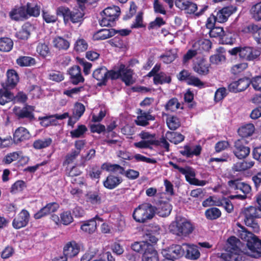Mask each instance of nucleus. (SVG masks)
Returning a JSON list of instances; mask_svg holds the SVG:
<instances>
[{
  "instance_id": "19",
  "label": "nucleus",
  "mask_w": 261,
  "mask_h": 261,
  "mask_svg": "<svg viewBox=\"0 0 261 261\" xmlns=\"http://www.w3.org/2000/svg\"><path fill=\"white\" fill-rule=\"evenodd\" d=\"M14 113L19 118H27L30 120L34 119V107L31 106H27L21 109L19 107H15L13 109Z\"/></svg>"
},
{
  "instance_id": "25",
  "label": "nucleus",
  "mask_w": 261,
  "mask_h": 261,
  "mask_svg": "<svg viewBox=\"0 0 261 261\" xmlns=\"http://www.w3.org/2000/svg\"><path fill=\"white\" fill-rule=\"evenodd\" d=\"M9 16L12 20L16 21L26 19L27 18L26 9L24 7L15 8L10 12Z\"/></svg>"
},
{
  "instance_id": "64",
  "label": "nucleus",
  "mask_w": 261,
  "mask_h": 261,
  "mask_svg": "<svg viewBox=\"0 0 261 261\" xmlns=\"http://www.w3.org/2000/svg\"><path fill=\"white\" fill-rule=\"evenodd\" d=\"M225 57L222 54H216L211 56L210 59V62L212 64H219L225 61Z\"/></svg>"
},
{
  "instance_id": "16",
  "label": "nucleus",
  "mask_w": 261,
  "mask_h": 261,
  "mask_svg": "<svg viewBox=\"0 0 261 261\" xmlns=\"http://www.w3.org/2000/svg\"><path fill=\"white\" fill-rule=\"evenodd\" d=\"M70 75V80L73 85H77L84 82V78L81 73V70L79 66H74L70 68L68 71Z\"/></svg>"
},
{
  "instance_id": "42",
  "label": "nucleus",
  "mask_w": 261,
  "mask_h": 261,
  "mask_svg": "<svg viewBox=\"0 0 261 261\" xmlns=\"http://www.w3.org/2000/svg\"><path fill=\"white\" fill-rule=\"evenodd\" d=\"M120 12V9L119 7L117 6H113L105 9L103 11L102 14L107 16V17H109L110 19H112L115 20V19L119 15Z\"/></svg>"
},
{
  "instance_id": "49",
  "label": "nucleus",
  "mask_w": 261,
  "mask_h": 261,
  "mask_svg": "<svg viewBox=\"0 0 261 261\" xmlns=\"http://www.w3.org/2000/svg\"><path fill=\"white\" fill-rule=\"evenodd\" d=\"M221 214L220 211L216 207L208 208L205 212L206 218L210 220L216 219L220 217Z\"/></svg>"
},
{
  "instance_id": "32",
  "label": "nucleus",
  "mask_w": 261,
  "mask_h": 261,
  "mask_svg": "<svg viewBox=\"0 0 261 261\" xmlns=\"http://www.w3.org/2000/svg\"><path fill=\"white\" fill-rule=\"evenodd\" d=\"M184 245L187 247L186 256L187 258L194 260L199 257L200 253L197 246L187 244Z\"/></svg>"
},
{
  "instance_id": "43",
  "label": "nucleus",
  "mask_w": 261,
  "mask_h": 261,
  "mask_svg": "<svg viewBox=\"0 0 261 261\" xmlns=\"http://www.w3.org/2000/svg\"><path fill=\"white\" fill-rule=\"evenodd\" d=\"M171 80V77L164 72H160L155 74L153 78V82L155 85L169 83Z\"/></svg>"
},
{
  "instance_id": "12",
  "label": "nucleus",
  "mask_w": 261,
  "mask_h": 261,
  "mask_svg": "<svg viewBox=\"0 0 261 261\" xmlns=\"http://www.w3.org/2000/svg\"><path fill=\"white\" fill-rule=\"evenodd\" d=\"M113 70L108 71L104 66L100 67L95 69L93 72V77L99 83V85H105L109 79H112L111 72Z\"/></svg>"
},
{
  "instance_id": "36",
  "label": "nucleus",
  "mask_w": 261,
  "mask_h": 261,
  "mask_svg": "<svg viewBox=\"0 0 261 261\" xmlns=\"http://www.w3.org/2000/svg\"><path fill=\"white\" fill-rule=\"evenodd\" d=\"M7 80L6 85L8 87H14L18 82V75L16 72L13 69L7 71Z\"/></svg>"
},
{
  "instance_id": "46",
  "label": "nucleus",
  "mask_w": 261,
  "mask_h": 261,
  "mask_svg": "<svg viewBox=\"0 0 261 261\" xmlns=\"http://www.w3.org/2000/svg\"><path fill=\"white\" fill-rule=\"evenodd\" d=\"M40 11V7L37 5L31 3L27 4V8L26 9L27 16L29 15L37 17L39 15Z\"/></svg>"
},
{
  "instance_id": "57",
  "label": "nucleus",
  "mask_w": 261,
  "mask_h": 261,
  "mask_svg": "<svg viewBox=\"0 0 261 261\" xmlns=\"http://www.w3.org/2000/svg\"><path fill=\"white\" fill-rule=\"evenodd\" d=\"M26 188L25 183L22 180L16 181L11 187V192L17 193L22 191Z\"/></svg>"
},
{
  "instance_id": "38",
  "label": "nucleus",
  "mask_w": 261,
  "mask_h": 261,
  "mask_svg": "<svg viewBox=\"0 0 261 261\" xmlns=\"http://www.w3.org/2000/svg\"><path fill=\"white\" fill-rule=\"evenodd\" d=\"M177 51L176 49H170L160 56L161 59L166 64L172 62L177 58Z\"/></svg>"
},
{
  "instance_id": "45",
  "label": "nucleus",
  "mask_w": 261,
  "mask_h": 261,
  "mask_svg": "<svg viewBox=\"0 0 261 261\" xmlns=\"http://www.w3.org/2000/svg\"><path fill=\"white\" fill-rule=\"evenodd\" d=\"M254 165V162L249 161L245 162L243 161L241 162H238L235 164L233 166V170L235 171H240L245 170L247 169L251 168Z\"/></svg>"
},
{
  "instance_id": "47",
  "label": "nucleus",
  "mask_w": 261,
  "mask_h": 261,
  "mask_svg": "<svg viewBox=\"0 0 261 261\" xmlns=\"http://www.w3.org/2000/svg\"><path fill=\"white\" fill-rule=\"evenodd\" d=\"M88 47L86 40L82 38H79L75 42L74 49L77 52H83L86 51Z\"/></svg>"
},
{
  "instance_id": "7",
  "label": "nucleus",
  "mask_w": 261,
  "mask_h": 261,
  "mask_svg": "<svg viewBox=\"0 0 261 261\" xmlns=\"http://www.w3.org/2000/svg\"><path fill=\"white\" fill-rule=\"evenodd\" d=\"M57 15L62 16L65 23L70 20L73 23H77L83 20V13L78 10L71 11L68 8L61 6L56 10Z\"/></svg>"
},
{
  "instance_id": "13",
  "label": "nucleus",
  "mask_w": 261,
  "mask_h": 261,
  "mask_svg": "<svg viewBox=\"0 0 261 261\" xmlns=\"http://www.w3.org/2000/svg\"><path fill=\"white\" fill-rule=\"evenodd\" d=\"M30 214L25 210H22L14 219L12 225L15 229H20L25 227L29 223Z\"/></svg>"
},
{
  "instance_id": "50",
  "label": "nucleus",
  "mask_w": 261,
  "mask_h": 261,
  "mask_svg": "<svg viewBox=\"0 0 261 261\" xmlns=\"http://www.w3.org/2000/svg\"><path fill=\"white\" fill-rule=\"evenodd\" d=\"M52 140L50 138L39 139L34 142L33 146L36 149H40L49 146Z\"/></svg>"
},
{
  "instance_id": "31",
  "label": "nucleus",
  "mask_w": 261,
  "mask_h": 261,
  "mask_svg": "<svg viewBox=\"0 0 261 261\" xmlns=\"http://www.w3.org/2000/svg\"><path fill=\"white\" fill-rule=\"evenodd\" d=\"M142 259V261H159V255L152 246H150L144 252Z\"/></svg>"
},
{
  "instance_id": "21",
  "label": "nucleus",
  "mask_w": 261,
  "mask_h": 261,
  "mask_svg": "<svg viewBox=\"0 0 261 261\" xmlns=\"http://www.w3.org/2000/svg\"><path fill=\"white\" fill-rule=\"evenodd\" d=\"M123 180L121 177L113 174L109 175L106 179L103 180V186L109 190H112L118 187Z\"/></svg>"
},
{
  "instance_id": "24",
  "label": "nucleus",
  "mask_w": 261,
  "mask_h": 261,
  "mask_svg": "<svg viewBox=\"0 0 261 261\" xmlns=\"http://www.w3.org/2000/svg\"><path fill=\"white\" fill-rule=\"evenodd\" d=\"M228 185L233 190H240L244 194H248L251 190V187L249 185L241 182L239 180H233L228 181Z\"/></svg>"
},
{
  "instance_id": "55",
  "label": "nucleus",
  "mask_w": 261,
  "mask_h": 261,
  "mask_svg": "<svg viewBox=\"0 0 261 261\" xmlns=\"http://www.w3.org/2000/svg\"><path fill=\"white\" fill-rule=\"evenodd\" d=\"M248 66V63L246 62L240 63L232 66L231 72L234 75L238 74L247 69Z\"/></svg>"
},
{
  "instance_id": "33",
  "label": "nucleus",
  "mask_w": 261,
  "mask_h": 261,
  "mask_svg": "<svg viewBox=\"0 0 261 261\" xmlns=\"http://www.w3.org/2000/svg\"><path fill=\"white\" fill-rule=\"evenodd\" d=\"M195 72L199 74H207L209 71V64L205 60L202 59L195 65L193 67Z\"/></svg>"
},
{
  "instance_id": "3",
  "label": "nucleus",
  "mask_w": 261,
  "mask_h": 261,
  "mask_svg": "<svg viewBox=\"0 0 261 261\" xmlns=\"http://www.w3.org/2000/svg\"><path fill=\"white\" fill-rule=\"evenodd\" d=\"M193 226L192 223L185 218L177 219L169 226L170 231L179 237H185L192 232Z\"/></svg>"
},
{
  "instance_id": "60",
  "label": "nucleus",
  "mask_w": 261,
  "mask_h": 261,
  "mask_svg": "<svg viewBox=\"0 0 261 261\" xmlns=\"http://www.w3.org/2000/svg\"><path fill=\"white\" fill-rule=\"evenodd\" d=\"M187 84L199 88H203L204 87L205 85V84L201 81L199 78L193 75H191V76L188 79Z\"/></svg>"
},
{
  "instance_id": "63",
  "label": "nucleus",
  "mask_w": 261,
  "mask_h": 261,
  "mask_svg": "<svg viewBox=\"0 0 261 261\" xmlns=\"http://www.w3.org/2000/svg\"><path fill=\"white\" fill-rule=\"evenodd\" d=\"M227 95V90L225 88L222 87L217 89L215 93V101H220L223 99Z\"/></svg>"
},
{
  "instance_id": "11",
  "label": "nucleus",
  "mask_w": 261,
  "mask_h": 261,
  "mask_svg": "<svg viewBox=\"0 0 261 261\" xmlns=\"http://www.w3.org/2000/svg\"><path fill=\"white\" fill-rule=\"evenodd\" d=\"M180 173L185 175L186 180L191 185L204 186L208 182L204 180H199L195 178V172L191 168L187 167L180 170Z\"/></svg>"
},
{
  "instance_id": "18",
  "label": "nucleus",
  "mask_w": 261,
  "mask_h": 261,
  "mask_svg": "<svg viewBox=\"0 0 261 261\" xmlns=\"http://www.w3.org/2000/svg\"><path fill=\"white\" fill-rule=\"evenodd\" d=\"M31 137L29 132L23 127H19L13 133V141L16 144L24 142Z\"/></svg>"
},
{
  "instance_id": "59",
  "label": "nucleus",
  "mask_w": 261,
  "mask_h": 261,
  "mask_svg": "<svg viewBox=\"0 0 261 261\" xmlns=\"http://www.w3.org/2000/svg\"><path fill=\"white\" fill-rule=\"evenodd\" d=\"M61 222L64 225H68L73 220V217L70 211H65L60 214Z\"/></svg>"
},
{
  "instance_id": "58",
  "label": "nucleus",
  "mask_w": 261,
  "mask_h": 261,
  "mask_svg": "<svg viewBox=\"0 0 261 261\" xmlns=\"http://www.w3.org/2000/svg\"><path fill=\"white\" fill-rule=\"evenodd\" d=\"M50 121L51 125H56L57 124V120H62L69 117V113L67 112L64 113L62 114H55L48 116Z\"/></svg>"
},
{
  "instance_id": "14",
  "label": "nucleus",
  "mask_w": 261,
  "mask_h": 261,
  "mask_svg": "<svg viewBox=\"0 0 261 261\" xmlns=\"http://www.w3.org/2000/svg\"><path fill=\"white\" fill-rule=\"evenodd\" d=\"M237 10L236 6H229L224 7L216 12L215 16L217 22L223 23L227 21L228 18Z\"/></svg>"
},
{
  "instance_id": "61",
  "label": "nucleus",
  "mask_w": 261,
  "mask_h": 261,
  "mask_svg": "<svg viewBox=\"0 0 261 261\" xmlns=\"http://www.w3.org/2000/svg\"><path fill=\"white\" fill-rule=\"evenodd\" d=\"M224 34L223 29L221 27H213L209 31V35L211 37H221Z\"/></svg>"
},
{
  "instance_id": "20",
  "label": "nucleus",
  "mask_w": 261,
  "mask_h": 261,
  "mask_svg": "<svg viewBox=\"0 0 261 261\" xmlns=\"http://www.w3.org/2000/svg\"><path fill=\"white\" fill-rule=\"evenodd\" d=\"M101 222H102V219L96 216L82 225L81 228L85 232L92 233L96 230L97 225Z\"/></svg>"
},
{
  "instance_id": "1",
  "label": "nucleus",
  "mask_w": 261,
  "mask_h": 261,
  "mask_svg": "<svg viewBox=\"0 0 261 261\" xmlns=\"http://www.w3.org/2000/svg\"><path fill=\"white\" fill-rule=\"evenodd\" d=\"M238 236L246 242V247L243 252L251 257L258 258L261 256V240L255 235L248 231L245 227L238 224Z\"/></svg>"
},
{
  "instance_id": "22",
  "label": "nucleus",
  "mask_w": 261,
  "mask_h": 261,
  "mask_svg": "<svg viewBox=\"0 0 261 261\" xmlns=\"http://www.w3.org/2000/svg\"><path fill=\"white\" fill-rule=\"evenodd\" d=\"M79 250L80 248L77 243L75 242H69L64 247V256L66 259L74 257L79 253Z\"/></svg>"
},
{
  "instance_id": "2",
  "label": "nucleus",
  "mask_w": 261,
  "mask_h": 261,
  "mask_svg": "<svg viewBox=\"0 0 261 261\" xmlns=\"http://www.w3.org/2000/svg\"><path fill=\"white\" fill-rule=\"evenodd\" d=\"M155 209L151 204L144 203L136 207L133 212L134 219L137 222L145 223L154 216Z\"/></svg>"
},
{
  "instance_id": "8",
  "label": "nucleus",
  "mask_w": 261,
  "mask_h": 261,
  "mask_svg": "<svg viewBox=\"0 0 261 261\" xmlns=\"http://www.w3.org/2000/svg\"><path fill=\"white\" fill-rule=\"evenodd\" d=\"M111 75L112 79H116L120 77L127 86L132 85L135 82L133 77V71L125 67V66L123 64L120 65L117 71H112L111 72Z\"/></svg>"
},
{
  "instance_id": "39",
  "label": "nucleus",
  "mask_w": 261,
  "mask_h": 261,
  "mask_svg": "<svg viewBox=\"0 0 261 261\" xmlns=\"http://www.w3.org/2000/svg\"><path fill=\"white\" fill-rule=\"evenodd\" d=\"M254 131V126L252 124H247L238 129V133L242 138L252 135Z\"/></svg>"
},
{
  "instance_id": "62",
  "label": "nucleus",
  "mask_w": 261,
  "mask_h": 261,
  "mask_svg": "<svg viewBox=\"0 0 261 261\" xmlns=\"http://www.w3.org/2000/svg\"><path fill=\"white\" fill-rule=\"evenodd\" d=\"M139 136L143 140L150 141L152 143L158 145V141L155 140V135L153 134L143 131L139 134Z\"/></svg>"
},
{
  "instance_id": "26",
  "label": "nucleus",
  "mask_w": 261,
  "mask_h": 261,
  "mask_svg": "<svg viewBox=\"0 0 261 261\" xmlns=\"http://www.w3.org/2000/svg\"><path fill=\"white\" fill-rule=\"evenodd\" d=\"M201 147L200 145L196 146H185L184 149L180 150V153L183 155L188 158L193 157L194 155L197 156L200 154Z\"/></svg>"
},
{
  "instance_id": "56",
  "label": "nucleus",
  "mask_w": 261,
  "mask_h": 261,
  "mask_svg": "<svg viewBox=\"0 0 261 261\" xmlns=\"http://www.w3.org/2000/svg\"><path fill=\"white\" fill-rule=\"evenodd\" d=\"M179 106L180 103L177 99L176 98H172L168 101L165 107L167 111L175 112L179 108Z\"/></svg>"
},
{
  "instance_id": "17",
  "label": "nucleus",
  "mask_w": 261,
  "mask_h": 261,
  "mask_svg": "<svg viewBox=\"0 0 261 261\" xmlns=\"http://www.w3.org/2000/svg\"><path fill=\"white\" fill-rule=\"evenodd\" d=\"M175 6L188 14H194L197 10V5L188 0H175Z\"/></svg>"
},
{
  "instance_id": "54",
  "label": "nucleus",
  "mask_w": 261,
  "mask_h": 261,
  "mask_svg": "<svg viewBox=\"0 0 261 261\" xmlns=\"http://www.w3.org/2000/svg\"><path fill=\"white\" fill-rule=\"evenodd\" d=\"M37 52L42 57H46L49 54V49L48 45L44 43L40 42L38 43L37 48Z\"/></svg>"
},
{
  "instance_id": "53",
  "label": "nucleus",
  "mask_w": 261,
  "mask_h": 261,
  "mask_svg": "<svg viewBox=\"0 0 261 261\" xmlns=\"http://www.w3.org/2000/svg\"><path fill=\"white\" fill-rule=\"evenodd\" d=\"M150 246H151L149 245L148 244L144 242H136L132 245L131 247L134 251L137 252H140L143 251L145 252L146 250Z\"/></svg>"
},
{
  "instance_id": "28",
  "label": "nucleus",
  "mask_w": 261,
  "mask_h": 261,
  "mask_svg": "<svg viewBox=\"0 0 261 261\" xmlns=\"http://www.w3.org/2000/svg\"><path fill=\"white\" fill-rule=\"evenodd\" d=\"M115 34L116 31L114 29H101L94 34L93 38L95 40H105L113 36Z\"/></svg>"
},
{
  "instance_id": "48",
  "label": "nucleus",
  "mask_w": 261,
  "mask_h": 261,
  "mask_svg": "<svg viewBox=\"0 0 261 261\" xmlns=\"http://www.w3.org/2000/svg\"><path fill=\"white\" fill-rule=\"evenodd\" d=\"M166 123L169 128L171 130H175L180 125V122L179 119L175 116L168 117Z\"/></svg>"
},
{
  "instance_id": "23",
  "label": "nucleus",
  "mask_w": 261,
  "mask_h": 261,
  "mask_svg": "<svg viewBox=\"0 0 261 261\" xmlns=\"http://www.w3.org/2000/svg\"><path fill=\"white\" fill-rule=\"evenodd\" d=\"M138 116L135 120L136 123L138 125L145 126L149 124V121L154 120V116L151 115L149 112H145L141 110H139Z\"/></svg>"
},
{
  "instance_id": "9",
  "label": "nucleus",
  "mask_w": 261,
  "mask_h": 261,
  "mask_svg": "<svg viewBox=\"0 0 261 261\" xmlns=\"http://www.w3.org/2000/svg\"><path fill=\"white\" fill-rule=\"evenodd\" d=\"M184 250L182 247L179 245H172L167 249L162 251V254L164 259L167 260L175 261L181 257L184 254Z\"/></svg>"
},
{
  "instance_id": "10",
  "label": "nucleus",
  "mask_w": 261,
  "mask_h": 261,
  "mask_svg": "<svg viewBox=\"0 0 261 261\" xmlns=\"http://www.w3.org/2000/svg\"><path fill=\"white\" fill-rule=\"evenodd\" d=\"M246 143L245 139L242 138L235 142L233 152L238 159H242L246 158L250 153V148L244 144Z\"/></svg>"
},
{
  "instance_id": "41",
  "label": "nucleus",
  "mask_w": 261,
  "mask_h": 261,
  "mask_svg": "<svg viewBox=\"0 0 261 261\" xmlns=\"http://www.w3.org/2000/svg\"><path fill=\"white\" fill-rule=\"evenodd\" d=\"M166 138L170 142L177 144L184 140V136L177 132H168L166 134Z\"/></svg>"
},
{
  "instance_id": "40",
  "label": "nucleus",
  "mask_w": 261,
  "mask_h": 261,
  "mask_svg": "<svg viewBox=\"0 0 261 261\" xmlns=\"http://www.w3.org/2000/svg\"><path fill=\"white\" fill-rule=\"evenodd\" d=\"M13 46V42L9 38H0V51L9 52L12 50Z\"/></svg>"
},
{
  "instance_id": "34",
  "label": "nucleus",
  "mask_w": 261,
  "mask_h": 261,
  "mask_svg": "<svg viewBox=\"0 0 261 261\" xmlns=\"http://www.w3.org/2000/svg\"><path fill=\"white\" fill-rule=\"evenodd\" d=\"M86 200L92 205H98L101 203V198L98 191H90L86 195Z\"/></svg>"
},
{
  "instance_id": "30",
  "label": "nucleus",
  "mask_w": 261,
  "mask_h": 261,
  "mask_svg": "<svg viewBox=\"0 0 261 261\" xmlns=\"http://www.w3.org/2000/svg\"><path fill=\"white\" fill-rule=\"evenodd\" d=\"M171 210V205L168 202L161 201L158 204L156 210L159 216L166 217L170 214Z\"/></svg>"
},
{
  "instance_id": "5",
  "label": "nucleus",
  "mask_w": 261,
  "mask_h": 261,
  "mask_svg": "<svg viewBox=\"0 0 261 261\" xmlns=\"http://www.w3.org/2000/svg\"><path fill=\"white\" fill-rule=\"evenodd\" d=\"M241 242L235 237H231L227 240L226 250L227 253L222 254V257L226 261H240L239 253Z\"/></svg>"
},
{
  "instance_id": "15",
  "label": "nucleus",
  "mask_w": 261,
  "mask_h": 261,
  "mask_svg": "<svg viewBox=\"0 0 261 261\" xmlns=\"http://www.w3.org/2000/svg\"><path fill=\"white\" fill-rule=\"evenodd\" d=\"M250 84L249 79L243 78L237 81H234L228 85L229 91L234 93H238L246 90Z\"/></svg>"
},
{
  "instance_id": "51",
  "label": "nucleus",
  "mask_w": 261,
  "mask_h": 261,
  "mask_svg": "<svg viewBox=\"0 0 261 261\" xmlns=\"http://www.w3.org/2000/svg\"><path fill=\"white\" fill-rule=\"evenodd\" d=\"M251 13L254 20L256 21L261 20V2L252 7Z\"/></svg>"
},
{
  "instance_id": "4",
  "label": "nucleus",
  "mask_w": 261,
  "mask_h": 261,
  "mask_svg": "<svg viewBox=\"0 0 261 261\" xmlns=\"http://www.w3.org/2000/svg\"><path fill=\"white\" fill-rule=\"evenodd\" d=\"M232 56L239 55L240 58L246 61H253L260 55V51L257 48L250 46H239L234 47L228 51Z\"/></svg>"
},
{
  "instance_id": "27",
  "label": "nucleus",
  "mask_w": 261,
  "mask_h": 261,
  "mask_svg": "<svg viewBox=\"0 0 261 261\" xmlns=\"http://www.w3.org/2000/svg\"><path fill=\"white\" fill-rule=\"evenodd\" d=\"M246 32L251 33L254 40L258 43H261V26L251 23L246 28Z\"/></svg>"
},
{
  "instance_id": "35",
  "label": "nucleus",
  "mask_w": 261,
  "mask_h": 261,
  "mask_svg": "<svg viewBox=\"0 0 261 261\" xmlns=\"http://www.w3.org/2000/svg\"><path fill=\"white\" fill-rule=\"evenodd\" d=\"M16 62L20 67H28L34 65L36 60L30 56H20L16 59Z\"/></svg>"
},
{
  "instance_id": "52",
  "label": "nucleus",
  "mask_w": 261,
  "mask_h": 261,
  "mask_svg": "<svg viewBox=\"0 0 261 261\" xmlns=\"http://www.w3.org/2000/svg\"><path fill=\"white\" fill-rule=\"evenodd\" d=\"M87 130L86 126L84 125H79L78 127L70 132V136L73 138L82 137Z\"/></svg>"
},
{
  "instance_id": "29",
  "label": "nucleus",
  "mask_w": 261,
  "mask_h": 261,
  "mask_svg": "<svg viewBox=\"0 0 261 261\" xmlns=\"http://www.w3.org/2000/svg\"><path fill=\"white\" fill-rule=\"evenodd\" d=\"M53 46L59 50H66L70 46V42L61 37H56L53 40Z\"/></svg>"
},
{
  "instance_id": "44",
  "label": "nucleus",
  "mask_w": 261,
  "mask_h": 261,
  "mask_svg": "<svg viewBox=\"0 0 261 261\" xmlns=\"http://www.w3.org/2000/svg\"><path fill=\"white\" fill-rule=\"evenodd\" d=\"M14 95L5 89H0V105H4L12 100Z\"/></svg>"
},
{
  "instance_id": "6",
  "label": "nucleus",
  "mask_w": 261,
  "mask_h": 261,
  "mask_svg": "<svg viewBox=\"0 0 261 261\" xmlns=\"http://www.w3.org/2000/svg\"><path fill=\"white\" fill-rule=\"evenodd\" d=\"M261 215L260 210L254 206L245 207L242 210L240 214V218H242L245 224L249 227H252L254 231H258L259 226L254 222V218H259Z\"/></svg>"
},
{
  "instance_id": "37",
  "label": "nucleus",
  "mask_w": 261,
  "mask_h": 261,
  "mask_svg": "<svg viewBox=\"0 0 261 261\" xmlns=\"http://www.w3.org/2000/svg\"><path fill=\"white\" fill-rule=\"evenodd\" d=\"M101 168L109 172H118L121 174H123L124 172V169L122 167L118 164H112L110 163H103Z\"/></svg>"
}]
</instances>
